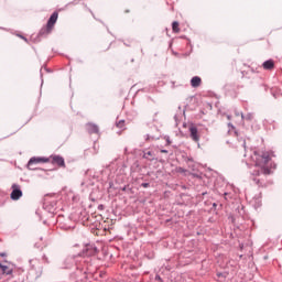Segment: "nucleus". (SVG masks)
I'll list each match as a JSON object with an SVG mask.
<instances>
[{
  "mask_svg": "<svg viewBox=\"0 0 282 282\" xmlns=\"http://www.w3.org/2000/svg\"><path fill=\"white\" fill-rule=\"evenodd\" d=\"M274 153L272 151H256L251 159L254 162V170L251 172V180L261 186V181L257 180L259 175H270L272 173V159Z\"/></svg>",
  "mask_w": 282,
  "mask_h": 282,
  "instance_id": "f257e3e1",
  "label": "nucleus"
},
{
  "mask_svg": "<svg viewBox=\"0 0 282 282\" xmlns=\"http://www.w3.org/2000/svg\"><path fill=\"white\" fill-rule=\"evenodd\" d=\"M56 21H58V12H53L50 17L46 28L41 30V34H50L54 30V25H56Z\"/></svg>",
  "mask_w": 282,
  "mask_h": 282,
  "instance_id": "f03ea898",
  "label": "nucleus"
},
{
  "mask_svg": "<svg viewBox=\"0 0 282 282\" xmlns=\"http://www.w3.org/2000/svg\"><path fill=\"white\" fill-rule=\"evenodd\" d=\"M21 197H23V192L21 191V187L17 184H13L11 199H13V202H18V199H21Z\"/></svg>",
  "mask_w": 282,
  "mask_h": 282,
  "instance_id": "7ed1b4c3",
  "label": "nucleus"
},
{
  "mask_svg": "<svg viewBox=\"0 0 282 282\" xmlns=\"http://www.w3.org/2000/svg\"><path fill=\"white\" fill-rule=\"evenodd\" d=\"M189 138L194 142H199V130H197V127L195 124L189 126Z\"/></svg>",
  "mask_w": 282,
  "mask_h": 282,
  "instance_id": "20e7f679",
  "label": "nucleus"
},
{
  "mask_svg": "<svg viewBox=\"0 0 282 282\" xmlns=\"http://www.w3.org/2000/svg\"><path fill=\"white\" fill-rule=\"evenodd\" d=\"M51 160L53 164H57V166H62L63 169H65V159H63V156L53 155L51 156Z\"/></svg>",
  "mask_w": 282,
  "mask_h": 282,
  "instance_id": "39448f33",
  "label": "nucleus"
},
{
  "mask_svg": "<svg viewBox=\"0 0 282 282\" xmlns=\"http://www.w3.org/2000/svg\"><path fill=\"white\" fill-rule=\"evenodd\" d=\"M262 67H263V69H267V70L271 72V69H274V59L265 61L262 64Z\"/></svg>",
  "mask_w": 282,
  "mask_h": 282,
  "instance_id": "423d86ee",
  "label": "nucleus"
},
{
  "mask_svg": "<svg viewBox=\"0 0 282 282\" xmlns=\"http://www.w3.org/2000/svg\"><path fill=\"white\" fill-rule=\"evenodd\" d=\"M191 85H192V87H194V88L199 87V86L202 85V77H199V76L193 77V78L191 79Z\"/></svg>",
  "mask_w": 282,
  "mask_h": 282,
  "instance_id": "0eeeda50",
  "label": "nucleus"
},
{
  "mask_svg": "<svg viewBox=\"0 0 282 282\" xmlns=\"http://www.w3.org/2000/svg\"><path fill=\"white\" fill-rule=\"evenodd\" d=\"M86 129H87L88 133H98V126H96L94 123H88L86 126Z\"/></svg>",
  "mask_w": 282,
  "mask_h": 282,
  "instance_id": "6e6552de",
  "label": "nucleus"
},
{
  "mask_svg": "<svg viewBox=\"0 0 282 282\" xmlns=\"http://www.w3.org/2000/svg\"><path fill=\"white\" fill-rule=\"evenodd\" d=\"M172 31H173L175 34H180V22L174 21V22L172 23Z\"/></svg>",
  "mask_w": 282,
  "mask_h": 282,
  "instance_id": "1a4fd4ad",
  "label": "nucleus"
},
{
  "mask_svg": "<svg viewBox=\"0 0 282 282\" xmlns=\"http://www.w3.org/2000/svg\"><path fill=\"white\" fill-rule=\"evenodd\" d=\"M0 270H1L2 274H12V269H10L7 265H1L0 264Z\"/></svg>",
  "mask_w": 282,
  "mask_h": 282,
  "instance_id": "9d476101",
  "label": "nucleus"
},
{
  "mask_svg": "<svg viewBox=\"0 0 282 282\" xmlns=\"http://www.w3.org/2000/svg\"><path fill=\"white\" fill-rule=\"evenodd\" d=\"M39 162H47V159H36V158H32L29 161V164H39Z\"/></svg>",
  "mask_w": 282,
  "mask_h": 282,
  "instance_id": "9b49d317",
  "label": "nucleus"
},
{
  "mask_svg": "<svg viewBox=\"0 0 282 282\" xmlns=\"http://www.w3.org/2000/svg\"><path fill=\"white\" fill-rule=\"evenodd\" d=\"M118 129H124V120H121L117 123Z\"/></svg>",
  "mask_w": 282,
  "mask_h": 282,
  "instance_id": "f8f14e48",
  "label": "nucleus"
},
{
  "mask_svg": "<svg viewBox=\"0 0 282 282\" xmlns=\"http://www.w3.org/2000/svg\"><path fill=\"white\" fill-rule=\"evenodd\" d=\"M151 155H153V154L151 153V151H149V152L144 153L143 158L149 160V158H151Z\"/></svg>",
  "mask_w": 282,
  "mask_h": 282,
  "instance_id": "ddd939ff",
  "label": "nucleus"
},
{
  "mask_svg": "<svg viewBox=\"0 0 282 282\" xmlns=\"http://www.w3.org/2000/svg\"><path fill=\"white\" fill-rule=\"evenodd\" d=\"M141 186H142L143 188H149V183H142Z\"/></svg>",
  "mask_w": 282,
  "mask_h": 282,
  "instance_id": "4468645a",
  "label": "nucleus"
},
{
  "mask_svg": "<svg viewBox=\"0 0 282 282\" xmlns=\"http://www.w3.org/2000/svg\"><path fill=\"white\" fill-rule=\"evenodd\" d=\"M161 153H169V151H166V150H161Z\"/></svg>",
  "mask_w": 282,
  "mask_h": 282,
  "instance_id": "2eb2a0df",
  "label": "nucleus"
},
{
  "mask_svg": "<svg viewBox=\"0 0 282 282\" xmlns=\"http://www.w3.org/2000/svg\"><path fill=\"white\" fill-rule=\"evenodd\" d=\"M22 39H24L25 41H28V39H26V37H22Z\"/></svg>",
  "mask_w": 282,
  "mask_h": 282,
  "instance_id": "dca6fc26",
  "label": "nucleus"
}]
</instances>
